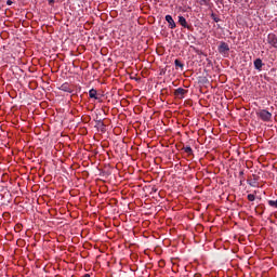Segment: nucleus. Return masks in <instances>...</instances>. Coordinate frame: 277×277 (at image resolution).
Wrapping results in <instances>:
<instances>
[{"mask_svg":"<svg viewBox=\"0 0 277 277\" xmlns=\"http://www.w3.org/2000/svg\"><path fill=\"white\" fill-rule=\"evenodd\" d=\"M256 115L263 120V122H269V120H272V113L268 110L262 109L258 111Z\"/></svg>","mask_w":277,"mask_h":277,"instance_id":"nucleus-1","label":"nucleus"},{"mask_svg":"<svg viewBox=\"0 0 277 277\" xmlns=\"http://www.w3.org/2000/svg\"><path fill=\"white\" fill-rule=\"evenodd\" d=\"M101 40H103V37L98 36L96 37H88V43L94 44V47H101Z\"/></svg>","mask_w":277,"mask_h":277,"instance_id":"nucleus-2","label":"nucleus"},{"mask_svg":"<svg viewBox=\"0 0 277 277\" xmlns=\"http://www.w3.org/2000/svg\"><path fill=\"white\" fill-rule=\"evenodd\" d=\"M185 94H187V90L183 89V88H177L174 91V96L176 98H185Z\"/></svg>","mask_w":277,"mask_h":277,"instance_id":"nucleus-3","label":"nucleus"},{"mask_svg":"<svg viewBox=\"0 0 277 277\" xmlns=\"http://www.w3.org/2000/svg\"><path fill=\"white\" fill-rule=\"evenodd\" d=\"M228 51H230L228 43L222 41L219 45V53L224 54V53H228Z\"/></svg>","mask_w":277,"mask_h":277,"instance_id":"nucleus-4","label":"nucleus"},{"mask_svg":"<svg viewBox=\"0 0 277 277\" xmlns=\"http://www.w3.org/2000/svg\"><path fill=\"white\" fill-rule=\"evenodd\" d=\"M267 42L275 49H277V37L276 36H268L267 37Z\"/></svg>","mask_w":277,"mask_h":277,"instance_id":"nucleus-5","label":"nucleus"},{"mask_svg":"<svg viewBox=\"0 0 277 277\" xmlns=\"http://www.w3.org/2000/svg\"><path fill=\"white\" fill-rule=\"evenodd\" d=\"M253 66H254L255 70H262V68L264 66L263 61L261 58H256L253 62Z\"/></svg>","mask_w":277,"mask_h":277,"instance_id":"nucleus-6","label":"nucleus"},{"mask_svg":"<svg viewBox=\"0 0 277 277\" xmlns=\"http://www.w3.org/2000/svg\"><path fill=\"white\" fill-rule=\"evenodd\" d=\"M60 90H62L63 92H68L69 94H71L72 92V88H70V84L68 82L63 83L60 87Z\"/></svg>","mask_w":277,"mask_h":277,"instance_id":"nucleus-7","label":"nucleus"},{"mask_svg":"<svg viewBox=\"0 0 277 277\" xmlns=\"http://www.w3.org/2000/svg\"><path fill=\"white\" fill-rule=\"evenodd\" d=\"M166 21L169 23L171 29H174L176 27V23H174V18H172V15H166Z\"/></svg>","mask_w":277,"mask_h":277,"instance_id":"nucleus-8","label":"nucleus"},{"mask_svg":"<svg viewBox=\"0 0 277 277\" xmlns=\"http://www.w3.org/2000/svg\"><path fill=\"white\" fill-rule=\"evenodd\" d=\"M90 98H94L95 101H98V92L95 89H91L89 91Z\"/></svg>","mask_w":277,"mask_h":277,"instance_id":"nucleus-9","label":"nucleus"},{"mask_svg":"<svg viewBox=\"0 0 277 277\" xmlns=\"http://www.w3.org/2000/svg\"><path fill=\"white\" fill-rule=\"evenodd\" d=\"M174 64H175V68H181V70L185 68V64H183L179 58L174 61Z\"/></svg>","mask_w":277,"mask_h":277,"instance_id":"nucleus-10","label":"nucleus"},{"mask_svg":"<svg viewBox=\"0 0 277 277\" xmlns=\"http://www.w3.org/2000/svg\"><path fill=\"white\" fill-rule=\"evenodd\" d=\"M179 23L182 25V27H189L187 26V19H185L183 16H179Z\"/></svg>","mask_w":277,"mask_h":277,"instance_id":"nucleus-11","label":"nucleus"},{"mask_svg":"<svg viewBox=\"0 0 277 277\" xmlns=\"http://www.w3.org/2000/svg\"><path fill=\"white\" fill-rule=\"evenodd\" d=\"M182 150L187 153V155H194V149L190 146L183 147Z\"/></svg>","mask_w":277,"mask_h":277,"instance_id":"nucleus-12","label":"nucleus"},{"mask_svg":"<svg viewBox=\"0 0 277 277\" xmlns=\"http://www.w3.org/2000/svg\"><path fill=\"white\" fill-rule=\"evenodd\" d=\"M256 181H259L256 177L254 180H248L247 183L250 185V187H256Z\"/></svg>","mask_w":277,"mask_h":277,"instance_id":"nucleus-13","label":"nucleus"},{"mask_svg":"<svg viewBox=\"0 0 277 277\" xmlns=\"http://www.w3.org/2000/svg\"><path fill=\"white\" fill-rule=\"evenodd\" d=\"M268 205H269V207H274L275 209H277V199L276 200H268Z\"/></svg>","mask_w":277,"mask_h":277,"instance_id":"nucleus-14","label":"nucleus"},{"mask_svg":"<svg viewBox=\"0 0 277 277\" xmlns=\"http://www.w3.org/2000/svg\"><path fill=\"white\" fill-rule=\"evenodd\" d=\"M247 198H248V200H249L250 202H254V200H256V197H255L254 195H252V194H249V195L247 196Z\"/></svg>","mask_w":277,"mask_h":277,"instance_id":"nucleus-15","label":"nucleus"},{"mask_svg":"<svg viewBox=\"0 0 277 277\" xmlns=\"http://www.w3.org/2000/svg\"><path fill=\"white\" fill-rule=\"evenodd\" d=\"M211 18H213L214 23H220V18L214 13L211 14Z\"/></svg>","mask_w":277,"mask_h":277,"instance_id":"nucleus-16","label":"nucleus"},{"mask_svg":"<svg viewBox=\"0 0 277 277\" xmlns=\"http://www.w3.org/2000/svg\"><path fill=\"white\" fill-rule=\"evenodd\" d=\"M243 170H241L240 172H239V176H240V184L241 183H243Z\"/></svg>","mask_w":277,"mask_h":277,"instance_id":"nucleus-17","label":"nucleus"},{"mask_svg":"<svg viewBox=\"0 0 277 277\" xmlns=\"http://www.w3.org/2000/svg\"><path fill=\"white\" fill-rule=\"evenodd\" d=\"M50 5H53L55 3V0H48Z\"/></svg>","mask_w":277,"mask_h":277,"instance_id":"nucleus-18","label":"nucleus"},{"mask_svg":"<svg viewBox=\"0 0 277 277\" xmlns=\"http://www.w3.org/2000/svg\"><path fill=\"white\" fill-rule=\"evenodd\" d=\"M83 277H90V274H85Z\"/></svg>","mask_w":277,"mask_h":277,"instance_id":"nucleus-19","label":"nucleus"}]
</instances>
